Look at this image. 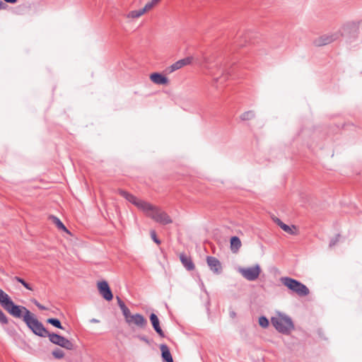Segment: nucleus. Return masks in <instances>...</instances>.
I'll return each instance as SVG.
<instances>
[{"label":"nucleus","instance_id":"obj_1","mask_svg":"<svg viewBox=\"0 0 362 362\" xmlns=\"http://www.w3.org/2000/svg\"><path fill=\"white\" fill-rule=\"evenodd\" d=\"M0 304L11 315L23 318L26 325L33 333L43 334L44 326L25 307L14 304L9 296L0 288Z\"/></svg>","mask_w":362,"mask_h":362},{"label":"nucleus","instance_id":"obj_2","mask_svg":"<svg viewBox=\"0 0 362 362\" xmlns=\"http://www.w3.org/2000/svg\"><path fill=\"white\" fill-rule=\"evenodd\" d=\"M119 194L156 222L163 225H167L172 223L171 218L160 208H158L146 201L139 199L126 191L120 190Z\"/></svg>","mask_w":362,"mask_h":362},{"label":"nucleus","instance_id":"obj_3","mask_svg":"<svg viewBox=\"0 0 362 362\" xmlns=\"http://www.w3.org/2000/svg\"><path fill=\"white\" fill-rule=\"evenodd\" d=\"M271 321L275 329L282 334H288L294 329L291 319L286 315L273 317Z\"/></svg>","mask_w":362,"mask_h":362},{"label":"nucleus","instance_id":"obj_4","mask_svg":"<svg viewBox=\"0 0 362 362\" xmlns=\"http://www.w3.org/2000/svg\"><path fill=\"white\" fill-rule=\"evenodd\" d=\"M280 281L285 286L299 296H305L309 293V289L308 287L294 279L290 277H281Z\"/></svg>","mask_w":362,"mask_h":362},{"label":"nucleus","instance_id":"obj_5","mask_svg":"<svg viewBox=\"0 0 362 362\" xmlns=\"http://www.w3.org/2000/svg\"><path fill=\"white\" fill-rule=\"evenodd\" d=\"M44 329H45V332H43V334H37V333H34V334L37 336L42 337H48L49 341L52 343H53L56 345H58L61 347L65 348L68 350H72L74 349V344L70 340H69V339H66L65 337L60 336L57 334H54V333L49 334L48 332V331L45 327H44Z\"/></svg>","mask_w":362,"mask_h":362},{"label":"nucleus","instance_id":"obj_6","mask_svg":"<svg viewBox=\"0 0 362 362\" xmlns=\"http://www.w3.org/2000/svg\"><path fill=\"white\" fill-rule=\"evenodd\" d=\"M360 27V21H351L345 23L338 32L340 37L344 36L348 39L354 38L357 36Z\"/></svg>","mask_w":362,"mask_h":362},{"label":"nucleus","instance_id":"obj_7","mask_svg":"<svg viewBox=\"0 0 362 362\" xmlns=\"http://www.w3.org/2000/svg\"><path fill=\"white\" fill-rule=\"evenodd\" d=\"M238 272L247 281H253L258 279L260 273L261 268L259 264H255L250 267H240Z\"/></svg>","mask_w":362,"mask_h":362},{"label":"nucleus","instance_id":"obj_8","mask_svg":"<svg viewBox=\"0 0 362 362\" xmlns=\"http://www.w3.org/2000/svg\"><path fill=\"white\" fill-rule=\"evenodd\" d=\"M340 37V33L337 31L332 33L324 34L315 40L316 46H324L337 40Z\"/></svg>","mask_w":362,"mask_h":362},{"label":"nucleus","instance_id":"obj_9","mask_svg":"<svg viewBox=\"0 0 362 362\" xmlns=\"http://www.w3.org/2000/svg\"><path fill=\"white\" fill-rule=\"evenodd\" d=\"M216 57L214 55L206 56L204 55L202 57V66L209 71V74L211 75H214V69H219L221 67V64L218 62H215Z\"/></svg>","mask_w":362,"mask_h":362},{"label":"nucleus","instance_id":"obj_10","mask_svg":"<svg viewBox=\"0 0 362 362\" xmlns=\"http://www.w3.org/2000/svg\"><path fill=\"white\" fill-rule=\"evenodd\" d=\"M97 287L100 295L106 300L110 301L113 298V294L106 281H101L97 283Z\"/></svg>","mask_w":362,"mask_h":362},{"label":"nucleus","instance_id":"obj_11","mask_svg":"<svg viewBox=\"0 0 362 362\" xmlns=\"http://www.w3.org/2000/svg\"><path fill=\"white\" fill-rule=\"evenodd\" d=\"M206 262L210 269L215 274H219L222 272V266L220 261L214 257H207Z\"/></svg>","mask_w":362,"mask_h":362},{"label":"nucleus","instance_id":"obj_12","mask_svg":"<svg viewBox=\"0 0 362 362\" xmlns=\"http://www.w3.org/2000/svg\"><path fill=\"white\" fill-rule=\"evenodd\" d=\"M128 324H134L139 327H144L147 325V320L140 314L132 315L127 322Z\"/></svg>","mask_w":362,"mask_h":362},{"label":"nucleus","instance_id":"obj_13","mask_svg":"<svg viewBox=\"0 0 362 362\" xmlns=\"http://www.w3.org/2000/svg\"><path fill=\"white\" fill-rule=\"evenodd\" d=\"M150 320L155 331L159 334V336L164 337L165 334L160 327V322L157 315L154 313H151L150 315Z\"/></svg>","mask_w":362,"mask_h":362},{"label":"nucleus","instance_id":"obj_14","mask_svg":"<svg viewBox=\"0 0 362 362\" xmlns=\"http://www.w3.org/2000/svg\"><path fill=\"white\" fill-rule=\"evenodd\" d=\"M150 78L154 83L158 85H164L168 82V78L158 73L151 74Z\"/></svg>","mask_w":362,"mask_h":362},{"label":"nucleus","instance_id":"obj_15","mask_svg":"<svg viewBox=\"0 0 362 362\" xmlns=\"http://www.w3.org/2000/svg\"><path fill=\"white\" fill-rule=\"evenodd\" d=\"M180 259L182 264H183V266L185 267V269L187 270L192 271L194 269V264L192 262V259L189 257H188L184 254H181L180 255Z\"/></svg>","mask_w":362,"mask_h":362},{"label":"nucleus","instance_id":"obj_16","mask_svg":"<svg viewBox=\"0 0 362 362\" xmlns=\"http://www.w3.org/2000/svg\"><path fill=\"white\" fill-rule=\"evenodd\" d=\"M160 349L162 353L163 359L167 362H173V357L168 346L165 344H161Z\"/></svg>","mask_w":362,"mask_h":362},{"label":"nucleus","instance_id":"obj_17","mask_svg":"<svg viewBox=\"0 0 362 362\" xmlns=\"http://www.w3.org/2000/svg\"><path fill=\"white\" fill-rule=\"evenodd\" d=\"M275 222L278 224V226L282 229L284 230L285 232L288 233V234H294L295 232H294V229H295V226H289L286 224H285L284 223H283L280 219L279 218H276L275 220Z\"/></svg>","mask_w":362,"mask_h":362},{"label":"nucleus","instance_id":"obj_18","mask_svg":"<svg viewBox=\"0 0 362 362\" xmlns=\"http://www.w3.org/2000/svg\"><path fill=\"white\" fill-rule=\"evenodd\" d=\"M241 246V242L239 238L233 236L230 238V249L233 252H236Z\"/></svg>","mask_w":362,"mask_h":362},{"label":"nucleus","instance_id":"obj_19","mask_svg":"<svg viewBox=\"0 0 362 362\" xmlns=\"http://www.w3.org/2000/svg\"><path fill=\"white\" fill-rule=\"evenodd\" d=\"M144 14L142 8L139 10L132 11L127 13V18H138Z\"/></svg>","mask_w":362,"mask_h":362},{"label":"nucleus","instance_id":"obj_20","mask_svg":"<svg viewBox=\"0 0 362 362\" xmlns=\"http://www.w3.org/2000/svg\"><path fill=\"white\" fill-rule=\"evenodd\" d=\"M255 117V112L252 110L247 111L240 115V119L243 121L250 120Z\"/></svg>","mask_w":362,"mask_h":362},{"label":"nucleus","instance_id":"obj_21","mask_svg":"<svg viewBox=\"0 0 362 362\" xmlns=\"http://www.w3.org/2000/svg\"><path fill=\"white\" fill-rule=\"evenodd\" d=\"M183 66L182 64L181 60H178L176 62L173 63L170 66H169L168 70L170 73H172L176 70H178L182 68Z\"/></svg>","mask_w":362,"mask_h":362},{"label":"nucleus","instance_id":"obj_22","mask_svg":"<svg viewBox=\"0 0 362 362\" xmlns=\"http://www.w3.org/2000/svg\"><path fill=\"white\" fill-rule=\"evenodd\" d=\"M47 322L55 327L63 329L64 327L62 326L61 322L57 318H49Z\"/></svg>","mask_w":362,"mask_h":362},{"label":"nucleus","instance_id":"obj_23","mask_svg":"<svg viewBox=\"0 0 362 362\" xmlns=\"http://www.w3.org/2000/svg\"><path fill=\"white\" fill-rule=\"evenodd\" d=\"M54 223L56 224L59 229L63 230L64 231H67L66 228L64 226L63 223L56 216H52Z\"/></svg>","mask_w":362,"mask_h":362},{"label":"nucleus","instance_id":"obj_24","mask_svg":"<svg viewBox=\"0 0 362 362\" xmlns=\"http://www.w3.org/2000/svg\"><path fill=\"white\" fill-rule=\"evenodd\" d=\"M13 279L16 281H18V282H19V283H21L28 290L33 291V288L30 286V285L29 284H28L27 282H25L21 277L14 276Z\"/></svg>","mask_w":362,"mask_h":362},{"label":"nucleus","instance_id":"obj_25","mask_svg":"<svg viewBox=\"0 0 362 362\" xmlns=\"http://www.w3.org/2000/svg\"><path fill=\"white\" fill-rule=\"evenodd\" d=\"M52 355L54 358L60 359L64 358V352L59 349H56L52 351Z\"/></svg>","mask_w":362,"mask_h":362},{"label":"nucleus","instance_id":"obj_26","mask_svg":"<svg viewBox=\"0 0 362 362\" xmlns=\"http://www.w3.org/2000/svg\"><path fill=\"white\" fill-rule=\"evenodd\" d=\"M259 325L263 328H267L269 326V320L268 319L264 316H261L259 318Z\"/></svg>","mask_w":362,"mask_h":362},{"label":"nucleus","instance_id":"obj_27","mask_svg":"<svg viewBox=\"0 0 362 362\" xmlns=\"http://www.w3.org/2000/svg\"><path fill=\"white\" fill-rule=\"evenodd\" d=\"M193 58L192 57H187L186 58L182 59L181 62L183 66L189 65L192 63Z\"/></svg>","mask_w":362,"mask_h":362},{"label":"nucleus","instance_id":"obj_28","mask_svg":"<svg viewBox=\"0 0 362 362\" xmlns=\"http://www.w3.org/2000/svg\"><path fill=\"white\" fill-rule=\"evenodd\" d=\"M193 58L192 57H187L186 58L182 59L181 62L183 66L189 65L192 63Z\"/></svg>","mask_w":362,"mask_h":362},{"label":"nucleus","instance_id":"obj_29","mask_svg":"<svg viewBox=\"0 0 362 362\" xmlns=\"http://www.w3.org/2000/svg\"><path fill=\"white\" fill-rule=\"evenodd\" d=\"M0 322L1 324L6 325L8 323V319L6 315L2 312L0 309Z\"/></svg>","mask_w":362,"mask_h":362},{"label":"nucleus","instance_id":"obj_30","mask_svg":"<svg viewBox=\"0 0 362 362\" xmlns=\"http://www.w3.org/2000/svg\"><path fill=\"white\" fill-rule=\"evenodd\" d=\"M155 4L151 1L150 2H148L145 6L142 8L144 13H145L146 11L151 10Z\"/></svg>","mask_w":362,"mask_h":362},{"label":"nucleus","instance_id":"obj_31","mask_svg":"<svg viewBox=\"0 0 362 362\" xmlns=\"http://www.w3.org/2000/svg\"><path fill=\"white\" fill-rule=\"evenodd\" d=\"M31 301L41 310H47V308L42 304H40L37 300L33 299Z\"/></svg>","mask_w":362,"mask_h":362},{"label":"nucleus","instance_id":"obj_32","mask_svg":"<svg viewBox=\"0 0 362 362\" xmlns=\"http://www.w3.org/2000/svg\"><path fill=\"white\" fill-rule=\"evenodd\" d=\"M122 314L124 316L126 322H127V320L130 318V317L132 315H131L129 309L127 308L124 311H122Z\"/></svg>","mask_w":362,"mask_h":362},{"label":"nucleus","instance_id":"obj_33","mask_svg":"<svg viewBox=\"0 0 362 362\" xmlns=\"http://www.w3.org/2000/svg\"><path fill=\"white\" fill-rule=\"evenodd\" d=\"M151 236L156 243L158 245L160 243V241L157 238L156 232L154 230L151 231Z\"/></svg>","mask_w":362,"mask_h":362},{"label":"nucleus","instance_id":"obj_34","mask_svg":"<svg viewBox=\"0 0 362 362\" xmlns=\"http://www.w3.org/2000/svg\"><path fill=\"white\" fill-rule=\"evenodd\" d=\"M339 235H337L334 239H332L329 243V247H332L336 245V243L339 241Z\"/></svg>","mask_w":362,"mask_h":362},{"label":"nucleus","instance_id":"obj_35","mask_svg":"<svg viewBox=\"0 0 362 362\" xmlns=\"http://www.w3.org/2000/svg\"><path fill=\"white\" fill-rule=\"evenodd\" d=\"M117 299L119 307L120 306V305L124 304V303L119 297H117Z\"/></svg>","mask_w":362,"mask_h":362},{"label":"nucleus","instance_id":"obj_36","mask_svg":"<svg viewBox=\"0 0 362 362\" xmlns=\"http://www.w3.org/2000/svg\"><path fill=\"white\" fill-rule=\"evenodd\" d=\"M119 308H120L122 312L124 311L126 308H127V307L126 306L125 304L120 305Z\"/></svg>","mask_w":362,"mask_h":362},{"label":"nucleus","instance_id":"obj_37","mask_svg":"<svg viewBox=\"0 0 362 362\" xmlns=\"http://www.w3.org/2000/svg\"><path fill=\"white\" fill-rule=\"evenodd\" d=\"M139 338H140L141 340H142V341H145L146 343H148V340L147 339L146 337H140Z\"/></svg>","mask_w":362,"mask_h":362},{"label":"nucleus","instance_id":"obj_38","mask_svg":"<svg viewBox=\"0 0 362 362\" xmlns=\"http://www.w3.org/2000/svg\"><path fill=\"white\" fill-rule=\"evenodd\" d=\"M90 322H92V323H98V322H99V320H98L97 319L93 318V319L90 320Z\"/></svg>","mask_w":362,"mask_h":362},{"label":"nucleus","instance_id":"obj_39","mask_svg":"<svg viewBox=\"0 0 362 362\" xmlns=\"http://www.w3.org/2000/svg\"><path fill=\"white\" fill-rule=\"evenodd\" d=\"M4 6H5L4 3L2 2L1 1H0V9L4 8Z\"/></svg>","mask_w":362,"mask_h":362},{"label":"nucleus","instance_id":"obj_40","mask_svg":"<svg viewBox=\"0 0 362 362\" xmlns=\"http://www.w3.org/2000/svg\"><path fill=\"white\" fill-rule=\"evenodd\" d=\"M160 0H151V1L156 5Z\"/></svg>","mask_w":362,"mask_h":362}]
</instances>
